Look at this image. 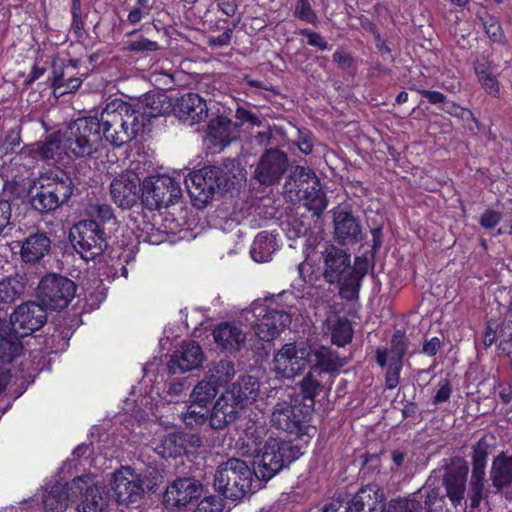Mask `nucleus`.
I'll return each instance as SVG.
<instances>
[{
	"label": "nucleus",
	"mask_w": 512,
	"mask_h": 512,
	"mask_svg": "<svg viewBox=\"0 0 512 512\" xmlns=\"http://www.w3.org/2000/svg\"><path fill=\"white\" fill-rule=\"evenodd\" d=\"M107 134L99 115L81 117L69 124L64 133L55 131L43 140L24 145L11 162L33 169L40 162L61 163L65 157H87L105 147Z\"/></svg>",
	"instance_id": "f257e3e1"
},
{
	"label": "nucleus",
	"mask_w": 512,
	"mask_h": 512,
	"mask_svg": "<svg viewBox=\"0 0 512 512\" xmlns=\"http://www.w3.org/2000/svg\"><path fill=\"white\" fill-rule=\"evenodd\" d=\"M172 97L166 93L148 92L134 106L122 100H114L99 114L107 141L114 147L131 142L139 134L149 133L152 120L171 115Z\"/></svg>",
	"instance_id": "f03ea898"
},
{
	"label": "nucleus",
	"mask_w": 512,
	"mask_h": 512,
	"mask_svg": "<svg viewBox=\"0 0 512 512\" xmlns=\"http://www.w3.org/2000/svg\"><path fill=\"white\" fill-rule=\"evenodd\" d=\"M256 432V429L251 431L249 428L245 433L246 453L253 456L255 477L261 481L272 479L283 468L298 460L308 445L287 436L268 437L263 441L260 436L254 435Z\"/></svg>",
	"instance_id": "7ed1b4c3"
},
{
	"label": "nucleus",
	"mask_w": 512,
	"mask_h": 512,
	"mask_svg": "<svg viewBox=\"0 0 512 512\" xmlns=\"http://www.w3.org/2000/svg\"><path fill=\"white\" fill-rule=\"evenodd\" d=\"M256 432V429L251 431L249 428L245 433L246 453L253 456L255 477L261 481L272 479L283 468L298 460L308 445L287 436L268 437L263 441L260 436L254 435Z\"/></svg>",
	"instance_id": "20e7f679"
},
{
	"label": "nucleus",
	"mask_w": 512,
	"mask_h": 512,
	"mask_svg": "<svg viewBox=\"0 0 512 512\" xmlns=\"http://www.w3.org/2000/svg\"><path fill=\"white\" fill-rule=\"evenodd\" d=\"M236 162L225 159L220 166L209 165L190 172L185 185L193 206L204 208L216 193H232L241 186V177L235 172Z\"/></svg>",
	"instance_id": "39448f33"
},
{
	"label": "nucleus",
	"mask_w": 512,
	"mask_h": 512,
	"mask_svg": "<svg viewBox=\"0 0 512 512\" xmlns=\"http://www.w3.org/2000/svg\"><path fill=\"white\" fill-rule=\"evenodd\" d=\"M255 472V464L251 468L244 460L230 458L217 467L214 488L224 499L240 500L251 491Z\"/></svg>",
	"instance_id": "423d86ee"
},
{
	"label": "nucleus",
	"mask_w": 512,
	"mask_h": 512,
	"mask_svg": "<svg viewBox=\"0 0 512 512\" xmlns=\"http://www.w3.org/2000/svg\"><path fill=\"white\" fill-rule=\"evenodd\" d=\"M75 189L70 175L63 170H49L39 178V189L32 197V207L48 213L68 203Z\"/></svg>",
	"instance_id": "0eeeda50"
},
{
	"label": "nucleus",
	"mask_w": 512,
	"mask_h": 512,
	"mask_svg": "<svg viewBox=\"0 0 512 512\" xmlns=\"http://www.w3.org/2000/svg\"><path fill=\"white\" fill-rule=\"evenodd\" d=\"M313 412L291 398L290 402L277 403L271 415L272 425L285 431L287 437L309 444L316 430L311 425Z\"/></svg>",
	"instance_id": "6e6552de"
},
{
	"label": "nucleus",
	"mask_w": 512,
	"mask_h": 512,
	"mask_svg": "<svg viewBox=\"0 0 512 512\" xmlns=\"http://www.w3.org/2000/svg\"><path fill=\"white\" fill-rule=\"evenodd\" d=\"M352 512H420L421 502L416 499H393L385 504L384 493L375 485L360 488L346 502Z\"/></svg>",
	"instance_id": "1a4fd4ad"
},
{
	"label": "nucleus",
	"mask_w": 512,
	"mask_h": 512,
	"mask_svg": "<svg viewBox=\"0 0 512 512\" xmlns=\"http://www.w3.org/2000/svg\"><path fill=\"white\" fill-rule=\"evenodd\" d=\"M285 189L290 197L295 196L304 201L309 210L319 214L327 207V200L316 174L305 168L296 169L285 183Z\"/></svg>",
	"instance_id": "9d476101"
},
{
	"label": "nucleus",
	"mask_w": 512,
	"mask_h": 512,
	"mask_svg": "<svg viewBox=\"0 0 512 512\" xmlns=\"http://www.w3.org/2000/svg\"><path fill=\"white\" fill-rule=\"evenodd\" d=\"M256 390H250L241 384L233 385L217 399L209 416V425L215 430H221L238 418L247 401L255 400Z\"/></svg>",
	"instance_id": "9b49d317"
},
{
	"label": "nucleus",
	"mask_w": 512,
	"mask_h": 512,
	"mask_svg": "<svg viewBox=\"0 0 512 512\" xmlns=\"http://www.w3.org/2000/svg\"><path fill=\"white\" fill-rule=\"evenodd\" d=\"M181 196L180 183L169 175H151L142 182L141 204L151 211L167 208Z\"/></svg>",
	"instance_id": "f8f14e48"
},
{
	"label": "nucleus",
	"mask_w": 512,
	"mask_h": 512,
	"mask_svg": "<svg viewBox=\"0 0 512 512\" xmlns=\"http://www.w3.org/2000/svg\"><path fill=\"white\" fill-rule=\"evenodd\" d=\"M69 239L74 250L85 261L95 260L108 246L104 229L91 220H81L74 224Z\"/></svg>",
	"instance_id": "ddd939ff"
},
{
	"label": "nucleus",
	"mask_w": 512,
	"mask_h": 512,
	"mask_svg": "<svg viewBox=\"0 0 512 512\" xmlns=\"http://www.w3.org/2000/svg\"><path fill=\"white\" fill-rule=\"evenodd\" d=\"M77 286L71 279L51 273L39 282L37 296L45 309L60 311L70 304L76 294Z\"/></svg>",
	"instance_id": "4468645a"
},
{
	"label": "nucleus",
	"mask_w": 512,
	"mask_h": 512,
	"mask_svg": "<svg viewBox=\"0 0 512 512\" xmlns=\"http://www.w3.org/2000/svg\"><path fill=\"white\" fill-rule=\"evenodd\" d=\"M311 346L286 343L274 356V369L283 378L292 379L310 366Z\"/></svg>",
	"instance_id": "2eb2a0df"
},
{
	"label": "nucleus",
	"mask_w": 512,
	"mask_h": 512,
	"mask_svg": "<svg viewBox=\"0 0 512 512\" xmlns=\"http://www.w3.org/2000/svg\"><path fill=\"white\" fill-rule=\"evenodd\" d=\"M442 468L444 469L442 485L445 488V494L456 508L464 500L469 472L468 463L462 457L455 456L445 459Z\"/></svg>",
	"instance_id": "dca6fc26"
},
{
	"label": "nucleus",
	"mask_w": 512,
	"mask_h": 512,
	"mask_svg": "<svg viewBox=\"0 0 512 512\" xmlns=\"http://www.w3.org/2000/svg\"><path fill=\"white\" fill-rule=\"evenodd\" d=\"M46 322V309L35 301L20 304L10 316L11 328L20 337L32 335L42 328Z\"/></svg>",
	"instance_id": "f3484780"
},
{
	"label": "nucleus",
	"mask_w": 512,
	"mask_h": 512,
	"mask_svg": "<svg viewBox=\"0 0 512 512\" xmlns=\"http://www.w3.org/2000/svg\"><path fill=\"white\" fill-rule=\"evenodd\" d=\"M144 480L129 466H123L113 473L112 490L116 502L129 505L144 496Z\"/></svg>",
	"instance_id": "a211bd4d"
},
{
	"label": "nucleus",
	"mask_w": 512,
	"mask_h": 512,
	"mask_svg": "<svg viewBox=\"0 0 512 512\" xmlns=\"http://www.w3.org/2000/svg\"><path fill=\"white\" fill-rule=\"evenodd\" d=\"M202 492L203 486L198 480L189 477L177 478L166 488L163 504L170 510L187 508L198 501Z\"/></svg>",
	"instance_id": "6ab92c4d"
},
{
	"label": "nucleus",
	"mask_w": 512,
	"mask_h": 512,
	"mask_svg": "<svg viewBox=\"0 0 512 512\" xmlns=\"http://www.w3.org/2000/svg\"><path fill=\"white\" fill-rule=\"evenodd\" d=\"M490 446L482 437L472 446V473L469 487L470 506L479 507L484 494V480Z\"/></svg>",
	"instance_id": "aec40b11"
},
{
	"label": "nucleus",
	"mask_w": 512,
	"mask_h": 512,
	"mask_svg": "<svg viewBox=\"0 0 512 512\" xmlns=\"http://www.w3.org/2000/svg\"><path fill=\"white\" fill-rule=\"evenodd\" d=\"M79 61L54 57L51 62V88L54 93L64 95L77 91L83 79L78 76Z\"/></svg>",
	"instance_id": "412c9836"
},
{
	"label": "nucleus",
	"mask_w": 512,
	"mask_h": 512,
	"mask_svg": "<svg viewBox=\"0 0 512 512\" xmlns=\"http://www.w3.org/2000/svg\"><path fill=\"white\" fill-rule=\"evenodd\" d=\"M142 183L139 176L126 171L116 176L110 184L113 202L122 209H131L141 201Z\"/></svg>",
	"instance_id": "4be33fe9"
},
{
	"label": "nucleus",
	"mask_w": 512,
	"mask_h": 512,
	"mask_svg": "<svg viewBox=\"0 0 512 512\" xmlns=\"http://www.w3.org/2000/svg\"><path fill=\"white\" fill-rule=\"evenodd\" d=\"M171 114L190 126L201 123L208 117V107L199 94L188 92L180 97H172Z\"/></svg>",
	"instance_id": "5701e85b"
},
{
	"label": "nucleus",
	"mask_w": 512,
	"mask_h": 512,
	"mask_svg": "<svg viewBox=\"0 0 512 512\" xmlns=\"http://www.w3.org/2000/svg\"><path fill=\"white\" fill-rule=\"evenodd\" d=\"M256 335L263 341L269 342L278 337L291 324V315L284 309L270 306L260 308L256 314Z\"/></svg>",
	"instance_id": "b1692460"
},
{
	"label": "nucleus",
	"mask_w": 512,
	"mask_h": 512,
	"mask_svg": "<svg viewBox=\"0 0 512 512\" xmlns=\"http://www.w3.org/2000/svg\"><path fill=\"white\" fill-rule=\"evenodd\" d=\"M482 343L485 348L497 344L501 354L512 358V320L495 317L487 319Z\"/></svg>",
	"instance_id": "393cba45"
},
{
	"label": "nucleus",
	"mask_w": 512,
	"mask_h": 512,
	"mask_svg": "<svg viewBox=\"0 0 512 512\" xmlns=\"http://www.w3.org/2000/svg\"><path fill=\"white\" fill-rule=\"evenodd\" d=\"M287 168V155L279 149H268L260 157L255 177L261 184L272 185L282 178Z\"/></svg>",
	"instance_id": "a878e982"
},
{
	"label": "nucleus",
	"mask_w": 512,
	"mask_h": 512,
	"mask_svg": "<svg viewBox=\"0 0 512 512\" xmlns=\"http://www.w3.org/2000/svg\"><path fill=\"white\" fill-rule=\"evenodd\" d=\"M323 262V278L325 281L341 287L348 270L351 268V255L342 248L330 245L323 252Z\"/></svg>",
	"instance_id": "bb28decb"
},
{
	"label": "nucleus",
	"mask_w": 512,
	"mask_h": 512,
	"mask_svg": "<svg viewBox=\"0 0 512 512\" xmlns=\"http://www.w3.org/2000/svg\"><path fill=\"white\" fill-rule=\"evenodd\" d=\"M333 224L335 240L340 245H354L362 240L361 222L350 210L335 208Z\"/></svg>",
	"instance_id": "cd10ccee"
},
{
	"label": "nucleus",
	"mask_w": 512,
	"mask_h": 512,
	"mask_svg": "<svg viewBox=\"0 0 512 512\" xmlns=\"http://www.w3.org/2000/svg\"><path fill=\"white\" fill-rule=\"evenodd\" d=\"M369 270L368 258L364 255L356 256L353 265L348 270L346 279L339 287V295L347 301H354L359 298L362 281Z\"/></svg>",
	"instance_id": "c85d7f7f"
},
{
	"label": "nucleus",
	"mask_w": 512,
	"mask_h": 512,
	"mask_svg": "<svg viewBox=\"0 0 512 512\" xmlns=\"http://www.w3.org/2000/svg\"><path fill=\"white\" fill-rule=\"evenodd\" d=\"M51 249V239L47 233L36 231L29 234L21 243L20 257L24 263H39Z\"/></svg>",
	"instance_id": "c756f323"
},
{
	"label": "nucleus",
	"mask_w": 512,
	"mask_h": 512,
	"mask_svg": "<svg viewBox=\"0 0 512 512\" xmlns=\"http://www.w3.org/2000/svg\"><path fill=\"white\" fill-rule=\"evenodd\" d=\"M71 490H79L81 494V503L79 512H102L106 501L100 493L97 485H90L84 477H77L71 483Z\"/></svg>",
	"instance_id": "7c9ffc66"
},
{
	"label": "nucleus",
	"mask_w": 512,
	"mask_h": 512,
	"mask_svg": "<svg viewBox=\"0 0 512 512\" xmlns=\"http://www.w3.org/2000/svg\"><path fill=\"white\" fill-rule=\"evenodd\" d=\"M236 127L229 118L217 116L208 123L207 138L214 147L224 148L235 138Z\"/></svg>",
	"instance_id": "2f4dec72"
},
{
	"label": "nucleus",
	"mask_w": 512,
	"mask_h": 512,
	"mask_svg": "<svg viewBox=\"0 0 512 512\" xmlns=\"http://www.w3.org/2000/svg\"><path fill=\"white\" fill-rule=\"evenodd\" d=\"M490 480L497 491L512 486V455L502 451L493 458Z\"/></svg>",
	"instance_id": "473e14b6"
},
{
	"label": "nucleus",
	"mask_w": 512,
	"mask_h": 512,
	"mask_svg": "<svg viewBox=\"0 0 512 512\" xmlns=\"http://www.w3.org/2000/svg\"><path fill=\"white\" fill-rule=\"evenodd\" d=\"M215 343L224 350H239L246 337L240 327L230 322H222L213 330Z\"/></svg>",
	"instance_id": "72a5a7b5"
},
{
	"label": "nucleus",
	"mask_w": 512,
	"mask_h": 512,
	"mask_svg": "<svg viewBox=\"0 0 512 512\" xmlns=\"http://www.w3.org/2000/svg\"><path fill=\"white\" fill-rule=\"evenodd\" d=\"M325 323L333 344L344 347L352 341V324L345 316L338 313L330 314Z\"/></svg>",
	"instance_id": "f704fd0d"
},
{
	"label": "nucleus",
	"mask_w": 512,
	"mask_h": 512,
	"mask_svg": "<svg viewBox=\"0 0 512 512\" xmlns=\"http://www.w3.org/2000/svg\"><path fill=\"white\" fill-rule=\"evenodd\" d=\"M203 360L204 353L201 346L191 340L182 345L180 355L175 354L171 359V363L177 364L181 372H188L200 367Z\"/></svg>",
	"instance_id": "c9c22d12"
},
{
	"label": "nucleus",
	"mask_w": 512,
	"mask_h": 512,
	"mask_svg": "<svg viewBox=\"0 0 512 512\" xmlns=\"http://www.w3.org/2000/svg\"><path fill=\"white\" fill-rule=\"evenodd\" d=\"M279 249L276 235L267 231L259 232L250 248V254L255 262L263 263L271 260L272 255Z\"/></svg>",
	"instance_id": "e433bc0d"
},
{
	"label": "nucleus",
	"mask_w": 512,
	"mask_h": 512,
	"mask_svg": "<svg viewBox=\"0 0 512 512\" xmlns=\"http://www.w3.org/2000/svg\"><path fill=\"white\" fill-rule=\"evenodd\" d=\"M126 37L129 39L123 42L121 51L131 53L137 58L147 57L150 53L160 49L157 41H152L143 35H139V29L126 33Z\"/></svg>",
	"instance_id": "4c0bfd02"
},
{
	"label": "nucleus",
	"mask_w": 512,
	"mask_h": 512,
	"mask_svg": "<svg viewBox=\"0 0 512 512\" xmlns=\"http://www.w3.org/2000/svg\"><path fill=\"white\" fill-rule=\"evenodd\" d=\"M309 360V367L319 370V372L333 373L342 366L337 353L325 346H321L316 350L311 348Z\"/></svg>",
	"instance_id": "58836bf2"
},
{
	"label": "nucleus",
	"mask_w": 512,
	"mask_h": 512,
	"mask_svg": "<svg viewBox=\"0 0 512 512\" xmlns=\"http://www.w3.org/2000/svg\"><path fill=\"white\" fill-rule=\"evenodd\" d=\"M68 483L56 482L50 487V490L43 497V506L45 512H65L69 502Z\"/></svg>",
	"instance_id": "ea45409f"
},
{
	"label": "nucleus",
	"mask_w": 512,
	"mask_h": 512,
	"mask_svg": "<svg viewBox=\"0 0 512 512\" xmlns=\"http://www.w3.org/2000/svg\"><path fill=\"white\" fill-rule=\"evenodd\" d=\"M27 278L15 274L0 280V304H12L19 299L26 288Z\"/></svg>",
	"instance_id": "a19ab883"
},
{
	"label": "nucleus",
	"mask_w": 512,
	"mask_h": 512,
	"mask_svg": "<svg viewBox=\"0 0 512 512\" xmlns=\"http://www.w3.org/2000/svg\"><path fill=\"white\" fill-rule=\"evenodd\" d=\"M21 338L10 327L8 332L0 333V362L10 364L23 352Z\"/></svg>",
	"instance_id": "79ce46f5"
},
{
	"label": "nucleus",
	"mask_w": 512,
	"mask_h": 512,
	"mask_svg": "<svg viewBox=\"0 0 512 512\" xmlns=\"http://www.w3.org/2000/svg\"><path fill=\"white\" fill-rule=\"evenodd\" d=\"M219 391L218 380L215 377L200 381L191 393V400L198 406H207L216 397Z\"/></svg>",
	"instance_id": "37998d69"
},
{
	"label": "nucleus",
	"mask_w": 512,
	"mask_h": 512,
	"mask_svg": "<svg viewBox=\"0 0 512 512\" xmlns=\"http://www.w3.org/2000/svg\"><path fill=\"white\" fill-rule=\"evenodd\" d=\"M320 387V383L313 377L311 371L302 379L300 382V393L292 398L295 401H299L301 405L309 409L314 413L315 396L317 390Z\"/></svg>",
	"instance_id": "c03bdc74"
},
{
	"label": "nucleus",
	"mask_w": 512,
	"mask_h": 512,
	"mask_svg": "<svg viewBox=\"0 0 512 512\" xmlns=\"http://www.w3.org/2000/svg\"><path fill=\"white\" fill-rule=\"evenodd\" d=\"M430 479L426 482L424 486V504L427 512H445L446 506V494L442 492L440 486L431 487L429 483Z\"/></svg>",
	"instance_id": "a18cd8bd"
},
{
	"label": "nucleus",
	"mask_w": 512,
	"mask_h": 512,
	"mask_svg": "<svg viewBox=\"0 0 512 512\" xmlns=\"http://www.w3.org/2000/svg\"><path fill=\"white\" fill-rule=\"evenodd\" d=\"M153 6V0H125L123 9L128 11L127 21L131 25L138 24L148 16Z\"/></svg>",
	"instance_id": "49530a36"
},
{
	"label": "nucleus",
	"mask_w": 512,
	"mask_h": 512,
	"mask_svg": "<svg viewBox=\"0 0 512 512\" xmlns=\"http://www.w3.org/2000/svg\"><path fill=\"white\" fill-rule=\"evenodd\" d=\"M162 446L164 453H167L169 457H180L187 453V439L184 433H171L167 435Z\"/></svg>",
	"instance_id": "de8ad7c7"
},
{
	"label": "nucleus",
	"mask_w": 512,
	"mask_h": 512,
	"mask_svg": "<svg viewBox=\"0 0 512 512\" xmlns=\"http://www.w3.org/2000/svg\"><path fill=\"white\" fill-rule=\"evenodd\" d=\"M208 413L209 409L207 406H198L192 401L187 407L186 412L183 413V422L191 429L197 428L207 421L209 422Z\"/></svg>",
	"instance_id": "09e8293b"
},
{
	"label": "nucleus",
	"mask_w": 512,
	"mask_h": 512,
	"mask_svg": "<svg viewBox=\"0 0 512 512\" xmlns=\"http://www.w3.org/2000/svg\"><path fill=\"white\" fill-rule=\"evenodd\" d=\"M442 110L445 113L462 120L463 122L472 121L476 127L479 126L480 122L475 114L469 108L462 107L454 101H447L445 106L442 107Z\"/></svg>",
	"instance_id": "8fccbe9b"
},
{
	"label": "nucleus",
	"mask_w": 512,
	"mask_h": 512,
	"mask_svg": "<svg viewBox=\"0 0 512 512\" xmlns=\"http://www.w3.org/2000/svg\"><path fill=\"white\" fill-rule=\"evenodd\" d=\"M408 343L405 331L396 330L391 338L390 352L393 355L390 360H399L403 363V358L406 355Z\"/></svg>",
	"instance_id": "3c124183"
},
{
	"label": "nucleus",
	"mask_w": 512,
	"mask_h": 512,
	"mask_svg": "<svg viewBox=\"0 0 512 512\" xmlns=\"http://www.w3.org/2000/svg\"><path fill=\"white\" fill-rule=\"evenodd\" d=\"M482 24L487 36L495 43H503L505 35L499 20L491 15L482 18Z\"/></svg>",
	"instance_id": "603ef678"
},
{
	"label": "nucleus",
	"mask_w": 512,
	"mask_h": 512,
	"mask_svg": "<svg viewBox=\"0 0 512 512\" xmlns=\"http://www.w3.org/2000/svg\"><path fill=\"white\" fill-rule=\"evenodd\" d=\"M294 16L299 20L314 26L318 23V15L312 9L308 0H297Z\"/></svg>",
	"instance_id": "864d4df0"
},
{
	"label": "nucleus",
	"mask_w": 512,
	"mask_h": 512,
	"mask_svg": "<svg viewBox=\"0 0 512 512\" xmlns=\"http://www.w3.org/2000/svg\"><path fill=\"white\" fill-rule=\"evenodd\" d=\"M477 81L488 96L492 98L500 97L501 83L498 77L493 72L483 75L480 78H477Z\"/></svg>",
	"instance_id": "5fc2aeb1"
},
{
	"label": "nucleus",
	"mask_w": 512,
	"mask_h": 512,
	"mask_svg": "<svg viewBox=\"0 0 512 512\" xmlns=\"http://www.w3.org/2000/svg\"><path fill=\"white\" fill-rule=\"evenodd\" d=\"M403 368V363L399 360H390L387 370L385 372V389L393 390L400 382V375Z\"/></svg>",
	"instance_id": "6e6d98bb"
},
{
	"label": "nucleus",
	"mask_w": 512,
	"mask_h": 512,
	"mask_svg": "<svg viewBox=\"0 0 512 512\" xmlns=\"http://www.w3.org/2000/svg\"><path fill=\"white\" fill-rule=\"evenodd\" d=\"M90 220L95 221L99 227H102L111 221H115L114 210L108 204H98L93 207L92 219Z\"/></svg>",
	"instance_id": "4d7b16f0"
},
{
	"label": "nucleus",
	"mask_w": 512,
	"mask_h": 512,
	"mask_svg": "<svg viewBox=\"0 0 512 512\" xmlns=\"http://www.w3.org/2000/svg\"><path fill=\"white\" fill-rule=\"evenodd\" d=\"M472 68L476 78H480L483 75L493 72V62L488 55L477 54L472 60Z\"/></svg>",
	"instance_id": "13d9d810"
},
{
	"label": "nucleus",
	"mask_w": 512,
	"mask_h": 512,
	"mask_svg": "<svg viewBox=\"0 0 512 512\" xmlns=\"http://www.w3.org/2000/svg\"><path fill=\"white\" fill-rule=\"evenodd\" d=\"M282 230L289 240H296L306 234L307 228L299 219L282 223Z\"/></svg>",
	"instance_id": "bf43d9fd"
},
{
	"label": "nucleus",
	"mask_w": 512,
	"mask_h": 512,
	"mask_svg": "<svg viewBox=\"0 0 512 512\" xmlns=\"http://www.w3.org/2000/svg\"><path fill=\"white\" fill-rule=\"evenodd\" d=\"M193 512H222V499L215 495L204 497Z\"/></svg>",
	"instance_id": "052dcab7"
},
{
	"label": "nucleus",
	"mask_w": 512,
	"mask_h": 512,
	"mask_svg": "<svg viewBox=\"0 0 512 512\" xmlns=\"http://www.w3.org/2000/svg\"><path fill=\"white\" fill-rule=\"evenodd\" d=\"M299 34L307 38V44L309 46L316 47L320 51H325L330 48L328 42L318 32L304 28L299 31Z\"/></svg>",
	"instance_id": "680f3d73"
},
{
	"label": "nucleus",
	"mask_w": 512,
	"mask_h": 512,
	"mask_svg": "<svg viewBox=\"0 0 512 512\" xmlns=\"http://www.w3.org/2000/svg\"><path fill=\"white\" fill-rule=\"evenodd\" d=\"M451 394L452 386L450 380L448 378H442L439 381L438 389L432 398V403L434 405H440L442 403H445L450 399Z\"/></svg>",
	"instance_id": "e2e57ef3"
},
{
	"label": "nucleus",
	"mask_w": 512,
	"mask_h": 512,
	"mask_svg": "<svg viewBox=\"0 0 512 512\" xmlns=\"http://www.w3.org/2000/svg\"><path fill=\"white\" fill-rule=\"evenodd\" d=\"M502 220V214L493 209H486L479 219V224L484 229H492L496 227Z\"/></svg>",
	"instance_id": "0e129e2a"
},
{
	"label": "nucleus",
	"mask_w": 512,
	"mask_h": 512,
	"mask_svg": "<svg viewBox=\"0 0 512 512\" xmlns=\"http://www.w3.org/2000/svg\"><path fill=\"white\" fill-rule=\"evenodd\" d=\"M85 17L83 12L71 13L70 31L76 40H81L85 35Z\"/></svg>",
	"instance_id": "69168bd1"
},
{
	"label": "nucleus",
	"mask_w": 512,
	"mask_h": 512,
	"mask_svg": "<svg viewBox=\"0 0 512 512\" xmlns=\"http://www.w3.org/2000/svg\"><path fill=\"white\" fill-rule=\"evenodd\" d=\"M233 35L232 28H225L223 33L219 36H212L207 39V45L211 48L228 46L231 43Z\"/></svg>",
	"instance_id": "338daca9"
},
{
	"label": "nucleus",
	"mask_w": 512,
	"mask_h": 512,
	"mask_svg": "<svg viewBox=\"0 0 512 512\" xmlns=\"http://www.w3.org/2000/svg\"><path fill=\"white\" fill-rule=\"evenodd\" d=\"M333 61L339 68L345 69L350 68L354 65L355 59L350 54L345 52L343 49H337L333 54Z\"/></svg>",
	"instance_id": "774afa93"
}]
</instances>
